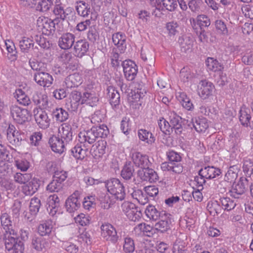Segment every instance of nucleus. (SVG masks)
<instances>
[{
  "label": "nucleus",
  "mask_w": 253,
  "mask_h": 253,
  "mask_svg": "<svg viewBox=\"0 0 253 253\" xmlns=\"http://www.w3.org/2000/svg\"><path fill=\"white\" fill-rule=\"evenodd\" d=\"M109 133L106 125L93 126L91 129L80 132L78 134V140L80 144H77L71 149V153L77 159L83 160L86 156L87 148H83L81 144L86 147L88 144L93 143L98 137H106Z\"/></svg>",
  "instance_id": "obj_1"
},
{
  "label": "nucleus",
  "mask_w": 253,
  "mask_h": 253,
  "mask_svg": "<svg viewBox=\"0 0 253 253\" xmlns=\"http://www.w3.org/2000/svg\"><path fill=\"white\" fill-rule=\"evenodd\" d=\"M107 191L113 195L116 200L123 201L126 197L125 187L119 179L111 178L105 182Z\"/></svg>",
  "instance_id": "obj_2"
},
{
  "label": "nucleus",
  "mask_w": 253,
  "mask_h": 253,
  "mask_svg": "<svg viewBox=\"0 0 253 253\" xmlns=\"http://www.w3.org/2000/svg\"><path fill=\"white\" fill-rule=\"evenodd\" d=\"M10 111L11 116L17 124L22 125L28 121L30 114L27 109L12 105L10 107Z\"/></svg>",
  "instance_id": "obj_3"
},
{
  "label": "nucleus",
  "mask_w": 253,
  "mask_h": 253,
  "mask_svg": "<svg viewBox=\"0 0 253 253\" xmlns=\"http://www.w3.org/2000/svg\"><path fill=\"white\" fill-rule=\"evenodd\" d=\"M122 207L123 211L130 220L135 221L140 219L142 213L134 204L128 202H124Z\"/></svg>",
  "instance_id": "obj_4"
},
{
  "label": "nucleus",
  "mask_w": 253,
  "mask_h": 253,
  "mask_svg": "<svg viewBox=\"0 0 253 253\" xmlns=\"http://www.w3.org/2000/svg\"><path fill=\"white\" fill-rule=\"evenodd\" d=\"M53 13L56 17L54 19H57L58 22L60 20L64 21L68 15L74 13V12L71 7L65 9L61 0H56Z\"/></svg>",
  "instance_id": "obj_5"
},
{
  "label": "nucleus",
  "mask_w": 253,
  "mask_h": 253,
  "mask_svg": "<svg viewBox=\"0 0 253 253\" xmlns=\"http://www.w3.org/2000/svg\"><path fill=\"white\" fill-rule=\"evenodd\" d=\"M214 89L212 83L206 80H202L198 85V93L202 99H206L212 95Z\"/></svg>",
  "instance_id": "obj_6"
},
{
  "label": "nucleus",
  "mask_w": 253,
  "mask_h": 253,
  "mask_svg": "<svg viewBox=\"0 0 253 253\" xmlns=\"http://www.w3.org/2000/svg\"><path fill=\"white\" fill-rule=\"evenodd\" d=\"M101 235L106 240L112 243H116L119 237L116 229L109 223L102 224L101 226Z\"/></svg>",
  "instance_id": "obj_7"
},
{
  "label": "nucleus",
  "mask_w": 253,
  "mask_h": 253,
  "mask_svg": "<svg viewBox=\"0 0 253 253\" xmlns=\"http://www.w3.org/2000/svg\"><path fill=\"white\" fill-rule=\"evenodd\" d=\"M33 113L35 121L40 128L46 129L49 126L50 120L45 111L35 108Z\"/></svg>",
  "instance_id": "obj_8"
},
{
  "label": "nucleus",
  "mask_w": 253,
  "mask_h": 253,
  "mask_svg": "<svg viewBox=\"0 0 253 253\" xmlns=\"http://www.w3.org/2000/svg\"><path fill=\"white\" fill-rule=\"evenodd\" d=\"M122 65L126 79L129 81H133L137 73L136 65L131 60H125L122 62Z\"/></svg>",
  "instance_id": "obj_9"
},
{
  "label": "nucleus",
  "mask_w": 253,
  "mask_h": 253,
  "mask_svg": "<svg viewBox=\"0 0 253 253\" xmlns=\"http://www.w3.org/2000/svg\"><path fill=\"white\" fill-rule=\"evenodd\" d=\"M138 176L142 180L149 181L150 183L155 182L158 180L159 176L157 173L149 167H145L137 171Z\"/></svg>",
  "instance_id": "obj_10"
},
{
  "label": "nucleus",
  "mask_w": 253,
  "mask_h": 253,
  "mask_svg": "<svg viewBox=\"0 0 253 253\" xmlns=\"http://www.w3.org/2000/svg\"><path fill=\"white\" fill-rule=\"evenodd\" d=\"M73 47V54L78 58L83 57L88 51L89 44L85 40H79L75 42Z\"/></svg>",
  "instance_id": "obj_11"
},
{
  "label": "nucleus",
  "mask_w": 253,
  "mask_h": 253,
  "mask_svg": "<svg viewBox=\"0 0 253 253\" xmlns=\"http://www.w3.org/2000/svg\"><path fill=\"white\" fill-rule=\"evenodd\" d=\"M34 79L39 85L43 87L50 86L53 81L52 76L44 71L36 72L34 74Z\"/></svg>",
  "instance_id": "obj_12"
},
{
  "label": "nucleus",
  "mask_w": 253,
  "mask_h": 253,
  "mask_svg": "<svg viewBox=\"0 0 253 253\" xmlns=\"http://www.w3.org/2000/svg\"><path fill=\"white\" fill-rule=\"evenodd\" d=\"M169 120L171 131L173 130L177 134H180L183 130L182 118L172 111L169 113Z\"/></svg>",
  "instance_id": "obj_13"
},
{
  "label": "nucleus",
  "mask_w": 253,
  "mask_h": 253,
  "mask_svg": "<svg viewBox=\"0 0 253 253\" xmlns=\"http://www.w3.org/2000/svg\"><path fill=\"white\" fill-rule=\"evenodd\" d=\"M46 210L51 216L55 215L60 207V200L56 194L50 195L47 199Z\"/></svg>",
  "instance_id": "obj_14"
},
{
  "label": "nucleus",
  "mask_w": 253,
  "mask_h": 253,
  "mask_svg": "<svg viewBox=\"0 0 253 253\" xmlns=\"http://www.w3.org/2000/svg\"><path fill=\"white\" fill-rule=\"evenodd\" d=\"M75 35L72 33L63 34L59 39L58 45L63 49H70L75 42Z\"/></svg>",
  "instance_id": "obj_15"
},
{
  "label": "nucleus",
  "mask_w": 253,
  "mask_h": 253,
  "mask_svg": "<svg viewBox=\"0 0 253 253\" xmlns=\"http://www.w3.org/2000/svg\"><path fill=\"white\" fill-rule=\"evenodd\" d=\"M131 158L135 166L141 167L142 169L151 166V163L147 155L136 152L132 153Z\"/></svg>",
  "instance_id": "obj_16"
},
{
  "label": "nucleus",
  "mask_w": 253,
  "mask_h": 253,
  "mask_svg": "<svg viewBox=\"0 0 253 253\" xmlns=\"http://www.w3.org/2000/svg\"><path fill=\"white\" fill-rule=\"evenodd\" d=\"M69 100L70 102L66 104L68 109H70L72 111H75L78 109L80 102H82L83 95H82L81 92L77 90H73L70 94Z\"/></svg>",
  "instance_id": "obj_17"
},
{
  "label": "nucleus",
  "mask_w": 253,
  "mask_h": 253,
  "mask_svg": "<svg viewBox=\"0 0 253 253\" xmlns=\"http://www.w3.org/2000/svg\"><path fill=\"white\" fill-rule=\"evenodd\" d=\"M40 185L39 180L34 178L22 186V192L26 196H32L38 190Z\"/></svg>",
  "instance_id": "obj_18"
},
{
  "label": "nucleus",
  "mask_w": 253,
  "mask_h": 253,
  "mask_svg": "<svg viewBox=\"0 0 253 253\" xmlns=\"http://www.w3.org/2000/svg\"><path fill=\"white\" fill-rule=\"evenodd\" d=\"M178 42L182 52H187L192 50L194 40L191 35H186L180 37Z\"/></svg>",
  "instance_id": "obj_19"
},
{
  "label": "nucleus",
  "mask_w": 253,
  "mask_h": 253,
  "mask_svg": "<svg viewBox=\"0 0 253 253\" xmlns=\"http://www.w3.org/2000/svg\"><path fill=\"white\" fill-rule=\"evenodd\" d=\"M200 173L206 179H211L220 175L221 172L219 168L213 166H207L202 168L200 170Z\"/></svg>",
  "instance_id": "obj_20"
},
{
  "label": "nucleus",
  "mask_w": 253,
  "mask_h": 253,
  "mask_svg": "<svg viewBox=\"0 0 253 253\" xmlns=\"http://www.w3.org/2000/svg\"><path fill=\"white\" fill-rule=\"evenodd\" d=\"M107 97L113 107H116L120 103V95L115 87L109 86L107 89Z\"/></svg>",
  "instance_id": "obj_21"
},
{
  "label": "nucleus",
  "mask_w": 253,
  "mask_h": 253,
  "mask_svg": "<svg viewBox=\"0 0 253 253\" xmlns=\"http://www.w3.org/2000/svg\"><path fill=\"white\" fill-rule=\"evenodd\" d=\"M34 103L40 108V110H43L49 108V101L47 96L46 94L35 93L32 98Z\"/></svg>",
  "instance_id": "obj_22"
},
{
  "label": "nucleus",
  "mask_w": 253,
  "mask_h": 253,
  "mask_svg": "<svg viewBox=\"0 0 253 253\" xmlns=\"http://www.w3.org/2000/svg\"><path fill=\"white\" fill-rule=\"evenodd\" d=\"M112 41L121 52L125 51L126 48V37L124 33L118 32L112 35Z\"/></svg>",
  "instance_id": "obj_23"
},
{
  "label": "nucleus",
  "mask_w": 253,
  "mask_h": 253,
  "mask_svg": "<svg viewBox=\"0 0 253 253\" xmlns=\"http://www.w3.org/2000/svg\"><path fill=\"white\" fill-rule=\"evenodd\" d=\"M48 143L52 150L54 152L60 154L64 152L65 148L64 141L58 137L53 136L50 137Z\"/></svg>",
  "instance_id": "obj_24"
},
{
  "label": "nucleus",
  "mask_w": 253,
  "mask_h": 253,
  "mask_svg": "<svg viewBox=\"0 0 253 253\" xmlns=\"http://www.w3.org/2000/svg\"><path fill=\"white\" fill-rule=\"evenodd\" d=\"M75 8L78 14L80 16L87 17L91 13L90 5L84 1H76Z\"/></svg>",
  "instance_id": "obj_25"
},
{
  "label": "nucleus",
  "mask_w": 253,
  "mask_h": 253,
  "mask_svg": "<svg viewBox=\"0 0 253 253\" xmlns=\"http://www.w3.org/2000/svg\"><path fill=\"white\" fill-rule=\"evenodd\" d=\"M250 109L246 107H242L239 112V121L242 125L244 126H250L253 128V125H250V121L251 119Z\"/></svg>",
  "instance_id": "obj_26"
},
{
  "label": "nucleus",
  "mask_w": 253,
  "mask_h": 253,
  "mask_svg": "<svg viewBox=\"0 0 253 253\" xmlns=\"http://www.w3.org/2000/svg\"><path fill=\"white\" fill-rule=\"evenodd\" d=\"M247 189L245 183L240 181L230 190V195L235 199H239L244 195Z\"/></svg>",
  "instance_id": "obj_27"
},
{
  "label": "nucleus",
  "mask_w": 253,
  "mask_h": 253,
  "mask_svg": "<svg viewBox=\"0 0 253 253\" xmlns=\"http://www.w3.org/2000/svg\"><path fill=\"white\" fill-rule=\"evenodd\" d=\"M193 127L198 132H205L209 127L208 120L205 118H198L192 119Z\"/></svg>",
  "instance_id": "obj_28"
},
{
  "label": "nucleus",
  "mask_w": 253,
  "mask_h": 253,
  "mask_svg": "<svg viewBox=\"0 0 253 253\" xmlns=\"http://www.w3.org/2000/svg\"><path fill=\"white\" fill-rule=\"evenodd\" d=\"M107 142L104 140L98 141L97 145L92 146L91 154L95 159L101 158L106 152Z\"/></svg>",
  "instance_id": "obj_29"
},
{
  "label": "nucleus",
  "mask_w": 253,
  "mask_h": 253,
  "mask_svg": "<svg viewBox=\"0 0 253 253\" xmlns=\"http://www.w3.org/2000/svg\"><path fill=\"white\" fill-rule=\"evenodd\" d=\"M82 83V78L78 73L68 76L65 79V84L68 88L78 87Z\"/></svg>",
  "instance_id": "obj_30"
},
{
  "label": "nucleus",
  "mask_w": 253,
  "mask_h": 253,
  "mask_svg": "<svg viewBox=\"0 0 253 253\" xmlns=\"http://www.w3.org/2000/svg\"><path fill=\"white\" fill-rule=\"evenodd\" d=\"M25 135L23 132L17 131L16 133L7 138L9 143L15 147H19L25 142Z\"/></svg>",
  "instance_id": "obj_31"
},
{
  "label": "nucleus",
  "mask_w": 253,
  "mask_h": 253,
  "mask_svg": "<svg viewBox=\"0 0 253 253\" xmlns=\"http://www.w3.org/2000/svg\"><path fill=\"white\" fill-rule=\"evenodd\" d=\"M59 133L61 134V139H64L66 142H68L72 140V129L69 124L67 123L63 124L61 129H59Z\"/></svg>",
  "instance_id": "obj_32"
},
{
  "label": "nucleus",
  "mask_w": 253,
  "mask_h": 253,
  "mask_svg": "<svg viewBox=\"0 0 253 253\" xmlns=\"http://www.w3.org/2000/svg\"><path fill=\"white\" fill-rule=\"evenodd\" d=\"M98 101V98L94 91L84 92L83 93L82 104L86 103L92 107L96 105Z\"/></svg>",
  "instance_id": "obj_33"
},
{
  "label": "nucleus",
  "mask_w": 253,
  "mask_h": 253,
  "mask_svg": "<svg viewBox=\"0 0 253 253\" xmlns=\"http://www.w3.org/2000/svg\"><path fill=\"white\" fill-rule=\"evenodd\" d=\"M5 248L8 251H11L12 253H24L25 247L24 243L21 240L12 242V245L9 244L5 245Z\"/></svg>",
  "instance_id": "obj_34"
},
{
  "label": "nucleus",
  "mask_w": 253,
  "mask_h": 253,
  "mask_svg": "<svg viewBox=\"0 0 253 253\" xmlns=\"http://www.w3.org/2000/svg\"><path fill=\"white\" fill-rule=\"evenodd\" d=\"M52 228V222L51 220L48 219L39 225L38 232L42 236L49 235L51 233Z\"/></svg>",
  "instance_id": "obj_35"
},
{
  "label": "nucleus",
  "mask_w": 253,
  "mask_h": 253,
  "mask_svg": "<svg viewBox=\"0 0 253 253\" xmlns=\"http://www.w3.org/2000/svg\"><path fill=\"white\" fill-rule=\"evenodd\" d=\"M81 203V201H78V200H75V198L73 199L69 197L65 202L67 211L70 213L75 212L80 208Z\"/></svg>",
  "instance_id": "obj_36"
},
{
  "label": "nucleus",
  "mask_w": 253,
  "mask_h": 253,
  "mask_svg": "<svg viewBox=\"0 0 253 253\" xmlns=\"http://www.w3.org/2000/svg\"><path fill=\"white\" fill-rule=\"evenodd\" d=\"M53 118L56 121L63 122L68 119V113L62 108H57L52 112Z\"/></svg>",
  "instance_id": "obj_37"
},
{
  "label": "nucleus",
  "mask_w": 253,
  "mask_h": 253,
  "mask_svg": "<svg viewBox=\"0 0 253 253\" xmlns=\"http://www.w3.org/2000/svg\"><path fill=\"white\" fill-rule=\"evenodd\" d=\"M34 42L30 38L24 37L19 41V47L21 51L24 53H28L30 49L33 47Z\"/></svg>",
  "instance_id": "obj_38"
},
{
  "label": "nucleus",
  "mask_w": 253,
  "mask_h": 253,
  "mask_svg": "<svg viewBox=\"0 0 253 253\" xmlns=\"http://www.w3.org/2000/svg\"><path fill=\"white\" fill-rule=\"evenodd\" d=\"M48 243L42 237H34L32 241V247L37 252H41L47 246Z\"/></svg>",
  "instance_id": "obj_39"
},
{
  "label": "nucleus",
  "mask_w": 253,
  "mask_h": 253,
  "mask_svg": "<svg viewBox=\"0 0 253 253\" xmlns=\"http://www.w3.org/2000/svg\"><path fill=\"white\" fill-rule=\"evenodd\" d=\"M138 135L140 140L146 141L149 144H152L155 141V138L152 133L146 129L139 130Z\"/></svg>",
  "instance_id": "obj_40"
},
{
  "label": "nucleus",
  "mask_w": 253,
  "mask_h": 253,
  "mask_svg": "<svg viewBox=\"0 0 253 253\" xmlns=\"http://www.w3.org/2000/svg\"><path fill=\"white\" fill-rule=\"evenodd\" d=\"M15 97L19 104L24 106H28L31 102L29 97L21 89L16 90Z\"/></svg>",
  "instance_id": "obj_41"
},
{
  "label": "nucleus",
  "mask_w": 253,
  "mask_h": 253,
  "mask_svg": "<svg viewBox=\"0 0 253 253\" xmlns=\"http://www.w3.org/2000/svg\"><path fill=\"white\" fill-rule=\"evenodd\" d=\"M13 179L14 181L18 184H25L33 178L31 173L16 172L13 175Z\"/></svg>",
  "instance_id": "obj_42"
},
{
  "label": "nucleus",
  "mask_w": 253,
  "mask_h": 253,
  "mask_svg": "<svg viewBox=\"0 0 253 253\" xmlns=\"http://www.w3.org/2000/svg\"><path fill=\"white\" fill-rule=\"evenodd\" d=\"M161 211H159L155 206L149 205L145 209L146 215L150 220L156 221L160 217Z\"/></svg>",
  "instance_id": "obj_43"
},
{
  "label": "nucleus",
  "mask_w": 253,
  "mask_h": 253,
  "mask_svg": "<svg viewBox=\"0 0 253 253\" xmlns=\"http://www.w3.org/2000/svg\"><path fill=\"white\" fill-rule=\"evenodd\" d=\"M133 166L130 162L126 163L121 171V176L125 180L131 179L134 172Z\"/></svg>",
  "instance_id": "obj_44"
},
{
  "label": "nucleus",
  "mask_w": 253,
  "mask_h": 253,
  "mask_svg": "<svg viewBox=\"0 0 253 253\" xmlns=\"http://www.w3.org/2000/svg\"><path fill=\"white\" fill-rule=\"evenodd\" d=\"M208 211L211 215L215 216L220 214L222 211V208L219 203V201H215L209 204L208 205Z\"/></svg>",
  "instance_id": "obj_45"
},
{
  "label": "nucleus",
  "mask_w": 253,
  "mask_h": 253,
  "mask_svg": "<svg viewBox=\"0 0 253 253\" xmlns=\"http://www.w3.org/2000/svg\"><path fill=\"white\" fill-rule=\"evenodd\" d=\"M219 201L222 209L227 211L233 210L236 205V203L235 201L229 197H221Z\"/></svg>",
  "instance_id": "obj_46"
},
{
  "label": "nucleus",
  "mask_w": 253,
  "mask_h": 253,
  "mask_svg": "<svg viewBox=\"0 0 253 253\" xmlns=\"http://www.w3.org/2000/svg\"><path fill=\"white\" fill-rule=\"evenodd\" d=\"M5 245L10 243L12 245V242L19 240L17 232L12 229H8L4 234Z\"/></svg>",
  "instance_id": "obj_47"
},
{
  "label": "nucleus",
  "mask_w": 253,
  "mask_h": 253,
  "mask_svg": "<svg viewBox=\"0 0 253 253\" xmlns=\"http://www.w3.org/2000/svg\"><path fill=\"white\" fill-rule=\"evenodd\" d=\"M9 161L0 160V177L7 176L11 171V165Z\"/></svg>",
  "instance_id": "obj_48"
},
{
  "label": "nucleus",
  "mask_w": 253,
  "mask_h": 253,
  "mask_svg": "<svg viewBox=\"0 0 253 253\" xmlns=\"http://www.w3.org/2000/svg\"><path fill=\"white\" fill-rule=\"evenodd\" d=\"M207 65L209 70L214 72L221 71L223 69V65L213 58L209 57L207 59Z\"/></svg>",
  "instance_id": "obj_49"
},
{
  "label": "nucleus",
  "mask_w": 253,
  "mask_h": 253,
  "mask_svg": "<svg viewBox=\"0 0 253 253\" xmlns=\"http://www.w3.org/2000/svg\"><path fill=\"white\" fill-rule=\"evenodd\" d=\"M57 19H53V20H49V21H46L43 24V32H46L45 33L46 35H52L54 34L55 30V24H58Z\"/></svg>",
  "instance_id": "obj_50"
},
{
  "label": "nucleus",
  "mask_w": 253,
  "mask_h": 253,
  "mask_svg": "<svg viewBox=\"0 0 253 253\" xmlns=\"http://www.w3.org/2000/svg\"><path fill=\"white\" fill-rule=\"evenodd\" d=\"M238 168L236 165L231 166L225 175V180L232 182L234 181L238 176Z\"/></svg>",
  "instance_id": "obj_51"
},
{
  "label": "nucleus",
  "mask_w": 253,
  "mask_h": 253,
  "mask_svg": "<svg viewBox=\"0 0 253 253\" xmlns=\"http://www.w3.org/2000/svg\"><path fill=\"white\" fill-rule=\"evenodd\" d=\"M99 200L101 208L104 209H108L111 205L113 204V202L110 200V196L107 193H102L99 196Z\"/></svg>",
  "instance_id": "obj_52"
},
{
  "label": "nucleus",
  "mask_w": 253,
  "mask_h": 253,
  "mask_svg": "<svg viewBox=\"0 0 253 253\" xmlns=\"http://www.w3.org/2000/svg\"><path fill=\"white\" fill-rule=\"evenodd\" d=\"M63 185V183L53 178L52 180L47 185L46 189L50 192H58L62 189Z\"/></svg>",
  "instance_id": "obj_53"
},
{
  "label": "nucleus",
  "mask_w": 253,
  "mask_h": 253,
  "mask_svg": "<svg viewBox=\"0 0 253 253\" xmlns=\"http://www.w3.org/2000/svg\"><path fill=\"white\" fill-rule=\"evenodd\" d=\"M180 98L183 108L188 111H192L194 109V106L193 104L190 99L185 93H181L180 95Z\"/></svg>",
  "instance_id": "obj_54"
},
{
  "label": "nucleus",
  "mask_w": 253,
  "mask_h": 253,
  "mask_svg": "<svg viewBox=\"0 0 253 253\" xmlns=\"http://www.w3.org/2000/svg\"><path fill=\"white\" fill-rule=\"evenodd\" d=\"M41 205V201L38 198H33L31 199L29 208L32 214L36 215L39 212Z\"/></svg>",
  "instance_id": "obj_55"
},
{
  "label": "nucleus",
  "mask_w": 253,
  "mask_h": 253,
  "mask_svg": "<svg viewBox=\"0 0 253 253\" xmlns=\"http://www.w3.org/2000/svg\"><path fill=\"white\" fill-rule=\"evenodd\" d=\"M29 64L31 68L36 71V72H40L44 71L45 68V64L42 62H39L35 60H32L30 59Z\"/></svg>",
  "instance_id": "obj_56"
},
{
  "label": "nucleus",
  "mask_w": 253,
  "mask_h": 253,
  "mask_svg": "<svg viewBox=\"0 0 253 253\" xmlns=\"http://www.w3.org/2000/svg\"><path fill=\"white\" fill-rule=\"evenodd\" d=\"M5 45L7 51L11 54L10 58L12 60L16 59L17 51H16V48L13 42L10 40H7L5 42Z\"/></svg>",
  "instance_id": "obj_57"
},
{
  "label": "nucleus",
  "mask_w": 253,
  "mask_h": 253,
  "mask_svg": "<svg viewBox=\"0 0 253 253\" xmlns=\"http://www.w3.org/2000/svg\"><path fill=\"white\" fill-rule=\"evenodd\" d=\"M164 7L169 11H174L177 7L176 0H160Z\"/></svg>",
  "instance_id": "obj_58"
},
{
  "label": "nucleus",
  "mask_w": 253,
  "mask_h": 253,
  "mask_svg": "<svg viewBox=\"0 0 253 253\" xmlns=\"http://www.w3.org/2000/svg\"><path fill=\"white\" fill-rule=\"evenodd\" d=\"M123 248L126 253H132L135 249L133 240L130 238H126Z\"/></svg>",
  "instance_id": "obj_59"
},
{
  "label": "nucleus",
  "mask_w": 253,
  "mask_h": 253,
  "mask_svg": "<svg viewBox=\"0 0 253 253\" xmlns=\"http://www.w3.org/2000/svg\"><path fill=\"white\" fill-rule=\"evenodd\" d=\"M158 126L160 130L165 134H168L171 129L169 123L162 118L158 121Z\"/></svg>",
  "instance_id": "obj_60"
},
{
  "label": "nucleus",
  "mask_w": 253,
  "mask_h": 253,
  "mask_svg": "<svg viewBox=\"0 0 253 253\" xmlns=\"http://www.w3.org/2000/svg\"><path fill=\"white\" fill-rule=\"evenodd\" d=\"M171 223V221H159L158 222L156 223L155 224V228L156 229L160 231L161 232L163 233L170 228V225Z\"/></svg>",
  "instance_id": "obj_61"
},
{
  "label": "nucleus",
  "mask_w": 253,
  "mask_h": 253,
  "mask_svg": "<svg viewBox=\"0 0 253 253\" xmlns=\"http://www.w3.org/2000/svg\"><path fill=\"white\" fill-rule=\"evenodd\" d=\"M111 64L113 67H118L121 62H123L120 54L117 52V50L113 48L111 53Z\"/></svg>",
  "instance_id": "obj_62"
},
{
  "label": "nucleus",
  "mask_w": 253,
  "mask_h": 253,
  "mask_svg": "<svg viewBox=\"0 0 253 253\" xmlns=\"http://www.w3.org/2000/svg\"><path fill=\"white\" fill-rule=\"evenodd\" d=\"M76 223L80 224L82 226H86L89 224L90 217L88 215L84 213H81L75 218Z\"/></svg>",
  "instance_id": "obj_63"
},
{
  "label": "nucleus",
  "mask_w": 253,
  "mask_h": 253,
  "mask_svg": "<svg viewBox=\"0 0 253 253\" xmlns=\"http://www.w3.org/2000/svg\"><path fill=\"white\" fill-rule=\"evenodd\" d=\"M243 171L249 175H252L253 172V161L251 159H246L244 160Z\"/></svg>",
  "instance_id": "obj_64"
}]
</instances>
